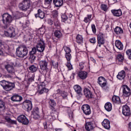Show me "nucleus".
<instances>
[{
	"instance_id": "nucleus-1",
	"label": "nucleus",
	"mask_w": 131,
	"mask_h": 131,
	"mask_svg": "<svg viewBox=\"0 0 131 131\" xmlns=\"http://www.w3.org/2000/svg\"><path fill=\"white\" fill-rule=\"evenodd\" d=\"M13 21V17L9 13H4L2 14V21L4 24V28L8 29L5 31V34L7 37H15L16 34L15 33V29L10 26L11 23Z\"/></svg>"
},
{
	"instance_id": "nucleus-2",
	"label": "nucleus",
	"mask_w": 131,
	"mask_h": 131,
	"mask_svg": "<svg viewBox=\"0 0 131 131\" xmlns=\"http://www.w3.org/2000/svg\"><path fill=\"white\" fill-rule=\"evenodd\" d=\"M27 54H28V49L26 46H20L17 49V57L24 58V57L27 56Z\"/></svg>"
},
{
	"instance_id": "nucleus-3",
	"label": "nucleus",
	"mask_w": 131,
	"mask_h": 131,
	"mask_svg": "<svg viewBox=\"0 0 131 131\" xmlns=\"http://www.w3.org/2000/svg\"><path fill=\"white\" fill-rule=\"evenodd\" d=\"M18 8L21 11H27L30 8V1L29 0H24L19 3Z\"/></svg>"
},
{
	"instance_id": "nucleus-4",
	"label": "nucleus",
	"mask_w": 131,
	"mask_h": 131,
	"mask_svg": "<svg viewBox=\"0 0 131 131\" xmlns=\"http://www.w3.org/2000/svg\"><path fill=\"white\" fill-rule=\"evenodd\" d=\"M40 70L41 72H48L49 69L48 68V61L46 60L39 61Z\"/></svg>"
},
{
	"instance_id": "nucleus-5",
	"label": "nucleus",
	"mask_w": 131,
	"mask_h": 131,
	"mask_svg": "<svg viewBox=\"0 0 131 131\" xmlns=\"http://www.w3.org/2000/svg\"><path fill=\"white\" fill-rule=\"evenodd\" d=\"M104 43H105V38H104V35L102 33H99L97 35V45L96 48H101Z\"/></svg>"
},
{
	"instance_id": "nucleus-6",
	"label": "nucleus",
	"mask_w": 131,
	"mask_h": 131,
	"mask_svg": "<svg viewBox=\"0 0 131 131\" xmlns=\"http://www.w3.org/2000/svg\"><path fill=\"white\" fill-rule=\"evenodd\" d=\"M23 108L27 111H31L32 109V102L29 100H25L23 103Z\"/></svg>"
},
{
	"instance_id": "nucleus-7",
	"label": "nucleus",
	"mask_w": 131,
	"mask_h": 131,
	"mask_svg": "<svg viewBox=\"0 0 131 131\" xmlns=\"http://www.w3.org/2000/svg\"><path fill=\"white\" fill-rule=\"evenodd\" d=\"M36 49L38 52L42 53L45 51V41L42 39H40L37 43Z\"/></svg>"
},
{
	"instance_id": "nucleus-8",
	"label": "nucleus",
	"mask_w": 131,
	"mask_h": 131,
	"mask_svg": "<svg viewBox=\"0 0 131 131\" xmlns=\"http://www.w3.org/2000/svg\"><path fill=\"white\" fill-rule=\"evenodd\" d=\"M17 121L24 125H27L29 123V120L24 115H20L17 117Z\"/></svg>"
},
{
	"instance_id": "nucleus-9",
	"label": "nucleus",
	"mask_w": 131,
	"mask_h": 131,
	"mask_svg": "<svg viewBox=\"0 0 131 131\" xmlns=\"http://www.w3.org/2000/svg\"><path fill=\"white\" fill-rule=\"evenodd\" d=\"M122 114L124 116H130L131 115L130 108L126 104L122 106Z\"/></svg>"
},
{
	"instance_id": "nucleus-10",
	"label": "nucleus",
	"mask_w": 131,
	"mask_h": 131,
	"mask_svg": "<svg viewBox=\"0 0 131 131\" xmlns=\"http://www.w3.org/2000/svg\"><path fill=\"white\" fill-rule=\"evenodd\" d=\"M123 88V96L125 97H129L131 95L130 89L127 85H124Z\"/></svg>"
},
{
	"instance_id": "nucleus-11",
	"label": "nucleus",
	"mask_w": 131,
	"mask_h": 131,
	"mask_svg": "<svg viewBox=\"0 0 131 131\" xmlns=\"http://www.w3.org/2000/svg\"><path fill=\"white\" fill-rule=\"evenodd\" d=\"M31 116L34 119H38L40 118V116L39 115V108H38V107H35L33 108L32 111Z\"/></svg>"
},
{
	"instance_id": "nucleus-12",
	"label": "nucleus",
	"mask_w": 131,
	"mask_h": 131,
	"mask_svg": "<svg viewBox=\"0 0 131 131\" xmlns=\"http://www.w3.org/2000/svg\"><path fill=\"white\" fill-rule=\"evenodd\" d=\"M81 109L85 115H90L92 113L91 106L89 104H84L82 106Z\"/></svg>"
},
{
	"instance_id": "nucleus-13",
	"label": "nucleus",
	"mask_w": 131,
	"mask_h": 131,
	"mask_svg": "<svg viewBox=\"0 0 131 131\" xmlns=\"http://www.w3.org/2000/svg\"><path fill=\"white\" fill-rule=\"evenodd\" d=\"M98 83L101 88H105L107 85V80L103 76H100L98 78Z\"/></svg>"
},
{
	"instance_id": "nucleus-14",
	"label": "nucleus",
	"mask_w": 131,
	"mask_h": 131,
	"mask_svg": "<svg viewBox=\"0 0 131 131\" xmlns=\"http://www.w3.org/2000/svg\"><path fill=\"white\" fill-rule=\"evenodd\" d=\"M83 93L85 97L86 98H88V99H92L94 98V96L93 95V93H92V91L90 90V89L88 88H85L83 90Z\"/></svg>"
},
{
	"instance_id": "nucleus-15",
	"label": "nucleus",
	"mask_w": 131,
	"mask_h": 131,
	"mask_svg": "<svg viewBox=\"0 0 131 131\" xmlns=\"http://www.w3.org/2000/svg\"><path fill=\"white\" fill-rule=\"evenodd\" d=\"M64 51L66 52L65 57L68 62H69L71 60V58H72L71 54H70V53H71V50H70L69 47H66Z\"/></svg>"
},
{
	"instance_id": "nucleus-16",
	"label": "nucleus",
	"mask_w": 131,
	"mask_h": 131,
	"mask_svg": "<svg viewBox=\"0 0 131 131\" xmlns=\"http://www.w3.org/2000/svg\"><path fill=\"white\" fill-rule=\"evenodd\" d=\"M73 88L75 92H76L78 96H82V89L79 85H75Z\"/></svg>"
},
{
	"instance_id": "nucleus-17",
	"label": "nucleus",
	"mask_w": 131,
	"mask_h": 131,
	"mask_svg": "<svg viewBox=\"0 0 131 131\" xmlns=\"http://www.w3.org/2000/svg\"><path fill=\"white\" fill-rule=\"evenodd\" d=\"M49 107L53 112H56V101L54 99H49Z\"/></svg>"
},
{
	"instance_id": "nucleus-18",
	"label": "nucleus",
	"mask_w": 131,
	"mask_h": 131,
	"mask_svg": "<svg viewBox=\"0 0 131 131\" xmlns=\"http://www.w3.org/2000/svg\"><path fill=\"white\" fill-rule=\"evenodd\" d=\"M35 18H40V19H43L45 18V12L39 9L37 10V13L35 14Z\"/></svg>"
},
{
	"instance_id": "nucleus-19",
	"label": "nucleus",
	"mask_w": 131,
	"mask_h": 131,
	"mask_svg": "<svg viewBox=\"0 0 131 131\" xmlns=\"http://www.w3.org/2000/svg\"><path fill=\"white\" fill-rule=\"evenodd\" d=\"M38 89L39 95H42L43 93H48L49 92V89L43 87L42 85H38Z\"/></svg>"
},
{
	"instance_id": "nucleus-20",
	"label": "nucleus",
	"mask_w": 131,
	"mask_h": 131,
	"mask_svg": "<svg viewBox=\"0 0 131 131\" xmlns=\"http://www.w3.org/2000/svg\"><path fill=\"white\" fill-rule=\"evenodd\" d=\"M15 88V84L12 82H7L5 86L4 87V90L5 91H11V90H13Z\"/></svg>"
},
{
	"instance_id": "nucleus-21",
	"label": "nucleus",
	"mask_w": 131,
	"mask_h": 131,
	"mask_svg": "<svg viewBox=\"0 0 131 131\" xmlns=\"http://www.w3.org/2000/svg\"><path fill=\"white\" fill-rule=\"evenodd\" d=\"M5 69L8 71V73H11V74H15V69L13 66L7 64L5 66Z\"/></svg>"
},
{
	"instance_id": "nucleus-22",
	"label": "nucleus",
	"mask_w": 131,
	"mask_h": 131,
	"mask_svg": "<svg viewBox=\"0 0 131 131\" xmlns=\"http://www.w3.org/2000/svg\"><path fill=\"white\" fill-rule=\"evenodd\" d=\"M85 128L86 130H93V129H94V124L92 122H86L85 123Z\"/></svg>"
},
{
	"instance_id": "nucleus-23",
	"label": "nucleus",
	"mask_w": 131,
	"mask_h": 131,
	"mask_svg": "<svg viewBox=\"0 0 131 131\" xmlns=\"http://www.w3.org/2000/svg\"><path fill=\"white\" fill-rule=\"evenodd\" d=\"M102 125L106 129L110 128V121L107 119H105L102 122Z\"/></svg>"
},
{
	"instance_id": "nucleus-24",
	"label": "nucleus",
	"mask_w": 131,
	"mask_h": 131,
	"mask_svg": "<svg viewBox=\"0 0 131 131\" xmlns=\"http://www.w3.org/2000/svg\"><path fill=\"white\" fill-rule=\"evenodd\" d=\"M78 76L80 79H85V78L88 77V72L85 71L79 72L78 74Z\"/></svg>"
},
{
	"instance_id": "nucleus-25",
	"label": "nucleus",
	"mask_w": 131,
	"mask_h": 131,
	"mask_svg": "<svg viewBox=\"0 0 131 131\" xmlns=\"http://www.w3.org/2000/svg\"><path fill=\"white\" fill-rule=\"evenodd\" d=\"M111 12L112 14L114 15V16H115L116 17H120V16L122 15V12L120 9L112 10Z\"/></svg>"
},
{
	"instance_id": "nucleus-26",
	"label": "nucleus",
	"mask_w": 131,
	"mask_h": 131,
	"mask_svg": "<svg viewBox=\"0 0 131 131\" xmlns=\"http://www.w3.org/2000/svg\"><path fill=\"white\" fill-rule=\"evenodd\" d=\"M114 31L116 34L119 35L123 33V30L120 27L117 26L114 30Z\"/></svg>"
},
{
	"instance_id": "nucleus-27",
	"label": "nucleus",
	"mask_w": 131,
	"mask_h": 131,
	"mask_svg": "<svg viewBox=\"0 0 131 131\" xmlns=\"http://www.w3.org/2000/svg\"><path fill=\"white\" fill-rule=\"evenodd\" d=\"M63 0H53V4L56 8H59L63 5Z\"/></svg>"
},
{
	"instance_id": "nucleus-28",
	"label": "nucleus",
	"mask_w": 131,
	"mask_h": 131,
	"mask_svg": "<svg viewBox=\"0 0 131 131\" xmlns=\"http://www.w3.org/2000/svg\"><path fill=\"white\" fill-rule=\"evenodd\" d=\"M117 77L120 80H122V79H124L125 77V72H124V71H121V72H119Z\"/></svg>"
},
{
	"instance_id": "nucleus-29",
	"label": "nucleus",
	"mask_w": 131,
	"mask_h": 131,
	"mask_svg": "<svg viewBox=\"0 0 131 131\" xmlns=\"http://www.w3.org/2000/svg\"><path fill=\"white\" fill-rule=\"evenodd\" d=\"M115 46L118 50H120L121 51H122L123 50V45H122V43L120 40H116L115 42Z\"/></svg>"
},
{
	"instance_id": "nucleus-30",
	"label": "nucleus",
	"mask_w": 131,
	"mask_h": 131,
	"mask_svg": "<svg viewBox=\"0 0 131 131\" xmlns=\"http://www.w3.org/2000/svg\"><path fill=\"white\" fill-rule=\"evenodd\" d=\"M104 108L106 111L110 112L112 110V104L110 102H106L104 105Z\"/></svg>"
},
{
	"instance_id": "nucleus-31",
	"label": "nucleus",
	"mask_w": 131,
	"mask_h": 131,
	"mask_svg": "<svg viewBox=\"0 0 131 131\" xmlns=\"http://www.w3.org/2000/svg\"><path fill=\"white\" fill-rule=\"evenodd\" d=\"M36 60V56L35 55H31L30 54V56L29 57V61L31 63V64H33L35 62Z\"/></svg>"
},
{
	"instance_id": "nucleus-32",
	"label": "nucleus",
	"mask_w": 131,
	"mask_h": 131,
	"mask_svg": "<svg viewBox=\"0 0 131 131\" xmlns=\"http://www.w3.org/2000/svg\"><path fill=\"white\" fill-rule=\"evenodd\" d=\"M112 101L113 103L119 104L120 103V98L117 96H113L112 98Z\"/></svg>"
},
{
	"instance_id": "nucleus-33",
	"label": "nucleus",
	"mask_w": 131,
	"mask_h": 131,
	"mask_svg": "<svg viewBox=\"0 0 131 131\" xmlns=\"http://www.w3.org/2000/svg\"><path fill=\"white\" fill-rule=\"evenodd\" d=\"M76 42L79 45H80L83 42V38H82V36L80 35H77L76 37Z\"/></svg>"
},
{
	"instance_id": "nucleus-34",
	"label": "nucleus",
	"mask_w": 131,
	"mask_h": 131,
	"mask_svg": "<svg viewBox=\"0 0 131 131\" xmlns=\"http://www.w3.org/2000/svg\"><path fill=\"white\" fill-rule=\"evenodd\" d=\"M29 69L31 72L33 73L34 72H36V71L38 69V67L34 65H32L29 67Z\"/></svg>"
},
{
	"instance_id": "nucleus-35",
	"label": "nucleus",
	"mask_w": 131,
	"mask_h": 131,
	"mask_svg": "<svg viewBox=\"0 0 131 131\" xmlns=\"http://www.w3.org/2000/svg\"><path fill=\"white\" fill-rule=\"evenodd\" d=\"M92 21V14L87 15V17H85L84 19V22L85 23H89Z\"/></svg>"
},
{
	"instance_id": "nucleus-36",
	"label": "nucleus",
	"mask_w": 131,
	"mask_h": 131,
	"mask_svg": "<svg viewBox=\"0 0 131 131\" xmlns=\"http://www.w3.org/2000/svg\"><path fill=\"white\" fill-rule=\"evenodd\" d=\"M54 35L56 36V37H57V38H60L62 36V33L60 31H56L54 33Z\"/></svg>"
},
{
	"instance_id": "nucleus-37",
	"label": "nucleus",
	"mask_w": 131,
	"mask_h": 131,
	"mask_svg": "<svg viewBox=\"0 0 131 131\" xmlns=\"http://www.w3.org/2000/svg\"><path fill=\"white\" fill-rule=\"evenodd\" d=\"M117 61L118 62H123V56L121 54H119L117 57Z\"/></svg>"
},
{
	"instance_id": "nucleus-38",
	"label": "nucleus",
	"mask_w": 131,
	"mask_h": 131,
	"mask_svg": "<svg viewBox=\"0 0 131 131\" xmlns=\"http://www.w3.org/2000/svg\"><path fill=\"white\" fill-rule=\"evenodd\" d=\"M100 7L101 10L104 12H106L108 10V6L106 4H101Z\"/></svg>"
},
{
	"instance_id": "nucleus-39",
	"label": "nucleus",
	"mask_w": 131,
	"mask_h": 131,
	"mask_svg": "<svg viewBox=\"0 0 131 131\" xmlns=\"http://www.w3.org/2000/svg\"><path fill=\"white\" fill-rule=\"evenodd\" d=\"M5 108H6L5 102L0 99V109H5Z\"/></svg>"
},
{
	"instance_id": "nucleus-40",
	"label": "nucleus",
	"mask_w": 131,
	"mask_h": 131,
	"mask_svg": "<svg viewBox=\"0 0 131 131\" xmlns=\"http://www.w3.org/2000/svg\"><path fill=\"white\" fill-rule=\"evenodd\" d=\"M126 54L129 60H131V49H128L126 51Z\"/></svg>"
},
{
	"instance_id": "nucleus-41",
	"label": "nucleus",
	"mask_w": 131,
	"mask_h": 131,
	"mask_svg": "<svg viewBox=\"0 0 131 131\" xmlns=\"http://www.w3.org/2000/svg\"><path fill=\"white\" fill-rule=\"evenodd\" d=\"M61 19L62 22H65V21H67V19H68V16H67L66 14H63L61 15Z\"/></svg>"
},
{
	"instance_id": "nucleus-42",
	"label": "nucleus",
	"mask_w": 131,
	"mask_h": 131,
	"mask_svg": "<svg viewBox=\"0 0 131 131\" xmlns=\"http://www.w3.org/2000/svg\"><path fill=\"white\" fill-rule=\"evenodd\" d=\"M52 14L54 18H57L59 15V12H58V10H55L53 11Z\"/></svg>"
},
{
	"instance_id": "nucleus-43",
	"label": "nucleus",
	"mask_w": 131,
	"mask_h": 131,
	"mask_svg": "<svg viewBox=\"0 0 131 131\" xmlns=\"http://www.w3.org/2000/svg\"><path fill=\"white\" fill-rule=\"evenodd\" d=\"M8 82L6 81L5 80H2L0 81V84L3 86V89L6 86L7 84L8 83Z\"/></svg>"
},
{
	"instance_id": "nucleus-44",
	"label": "nucleus",
	"mask_w": 131,
	"mask_h": 131,
	"mask_svg": "<svg viewBox=\"0 0 131 131\" xmlns=\"http://www.w3.org/2000/svg\"><path fill=\"white\" fill-rule=\"evenodd\" d=\"M5 119L7 121V122H8L9 123H16L15 121L12 120L11 118L9 117H6Z\"/></svg>"
},
{
	"instance_id": "nucleus-45",
	"label": "nucleus",
	"mask_w": 131,
	"mask_h": 131,
	"mask_svg": "<svg viewBox=\"0 0 131 131\" xmlns=\"http://www.w3.org/2000/svg\"><path fill=\"white\" fill-rule=\"evenodd\" d=\"M36 53V48L34 47L32 49L31 51L30 52V55H35Z\"/></svg>"
},
{
	"instance_id": "nucleus-46",
	"label": "nucleus",
	"mask_w": 131,
	"mask_h": 131,
	"mask_svg": "<svg viewBox=\"0 0 131 131\" xmlns=\"http://www.w3.org/2000/svg\"><path fill=\"white\" fill-rule=\"evenodd\" d=\"M67 67L68 68L69 70H72V69H73V68L72 67V65L70 63V61H68V63L67 64Z\"/></svg>"
},
{
	"instance_id": "nucleus-47",
	"label": "nucleus",
	"mask_w": 131,
	"mask_h": 131,
	"mask_svg": "<svg viewBox=\"0 0 131 131\" xmlns=\"http://www.w3.org/2000/svg\"><path fill=\"white\" fill-rule=\"evenodd\" d=\"M60 95L62 97L63 99H65L67 97V93L64 91H62Z\"/></svg>"
},
{
	"instance_id": "nucleus-48",
	"label": "nucleus",
	"mask_w": 131,
	"mask_h": 131,
	"mask_svg": "<svg viewBox=\"0 0 131 131\" xmlns=\"http://www.w3.org/2000/svg\"><path fill=\"white\" fill-rule=\"evenodd\" d=\"M90 41L91 43H96L97 40H96V37L91 38L90 39Z\"/></svg>"
},
{
	"instance_id": "nucleus-49",
	"label": "nucleus",
	"mask_w": 131,
	"mask_h": 131,
	"mask_svg": "<svg viewBox=\"0 0 131 131\" xmlns=\"http://www.w3.org/2000/svg\"><path fill=\"white\" fill-rule=\"evenodd\" d=\"M28 81L29 82H32V81H34V74L32 75V76L28 79Z\"/></svg>"
},
{
	"instance_id": "nucleus-50",
	"label": "nucleus",
	"mask_w": 131,
	"mask_h": 131,
	"mask_svg": "<svg viewBox=\"0 0 131 131\" xmlns=\"http://www.w3.org/2000/svg\"><path fill=\"white\" fill-rule=\"evenodd\" d=\"M92 31L94 33H96L97 29H96V26L95 25H92L91 26Z\"/></svg>"
},
{
	"instance_id": "nucleus-51",
	"label": "nucleus",
	"mask_w": 131,
	"mask_h": 131,
	"mask_svg": "<svg viewBox=\"0 0 131 131\" xmlns=\"http://www.w3.org/2000/svg\"><path fill=\"white\" fill-rule=\"evenodd\" d=\"M23 100V98L22 96H19V95H17V102H21Z\"/></svg>"
},
{
	"instance_id": "nucleus-52",
	"label": "nucleus",
	"mask_w": 131,
	"mask_h": 131,
	"mask_svg": "<svg viewBox=\"0 0 131 131\" xmlns=\"http://www.w3.org/2000/svg\"><path fill=\"white\" fill-rule=\"evenodd\" d=\"M11 100L13 101V102H16V101H17V95H13L12 97H11Z\"/></svg>"
},
{
	"instance_id": "nucleus-53",
	"label": "nucleus",
	"mask_w": 131,
	"mask_h": 131,
	"mask_svg": "<svg viewBox=\"0 0 131 131\" xmlns=\"http://www.w3.org/2000/svg\"><path fill=\"white\" fill-rule=\"evenodd\" d=\"M83 65H84V62H80L79 63V67H80V69L81 70H82L83 68H84V66Z\"/></svg>"
},
{
	"instance_id": "nucleus-54",
	"label": "nucleus",
	"mask_w": 131,
	"mask_h": 131,
	"mask_svg": "<svg viewBox=\"0 0 131 131\" xmlns=\"http://www.w3.org/2000/svg\"><path fill=\"white\" fill-rule=\"evenodd\" d=\"M43 125L44 126L45 129H48V123H47V122H45L43 123Z\"/></svg>"
},
{
	"instance_id": "nucleus-55",
	"label": "nucleus",
	"mask_w": 131,
	"mask_h": 131,
	"mask_svg": "<svg viewBox=\"0 0 131 131\" xmlns=\"http://www.w3.org/2000/svg\"><path fill=\"white\" fill-rule=\"evenodd\" d=\"M53 0H45V3L47 5H50Z\"/></svg>"
},
{
	"instance_id": "nucleus-56",
	"label": "nucleus",
	"mask_w": 131,
	"mask_h": 131,
	"mask_svg": "<svg viewBox=\"0 0 131 131\" xmlns=\"http://www.w3.org/2000/svg\"><path fill=\"white\" fill-rule=\"evenodd\" d=\"M62 91H61V90H60V89H58L56 90V94H59V95H61V93H62Z\"/></svg>"
},
{
	"instance_id": "nucleus-57",
	"label": "nucleus",
	"mask_w": 131,
	"mask_h": 131,
	"mask_svg": "<svg viewBox=\"0 0 131 131\" xmlns=\"http://www.w3.org/2000/svg\"><path fill=\"white\" fill-rule=\"evenodd\" d=\"M55 26L56 27H59V26H60V23H59V21H57L56 22H55L54 23Z\"/></svg>"
},
{
	"instance_id": "nucleus-58",
	"label": "nucleus",
	"mask_w": 131,
	"mask_h": 131,
	"mask_svg": "<svg viewBox=\"0 0 131 131\" xmlns=\"http://www.w3.org/2000/svg\"><path fill=\"white\" fill-rule=\"evenodd\" d=\"M48 24H49V25H53V24H54V21H53L52 19H49Z\"/></svg>"
},
{
	"instance_id": "nucleus-59",
	"label": "nucleus",
	"mask_w": 131,
	"mask_h": 131,
	"mask_svg": "<svg viewBox=\"0 0 131 131\" xmlns=\"http://www.w3.org/2000/svg\"><path fill=\"white\" fill-rule=\"evenodd\" d=\"M128 129L131 131V122L128 124Z\"/></svg>"
},
{
	"instance_id": "nucleus-60",
	"label": "nucleus",
	"mask_w": 131,
	"mask_h": 131,
	"mask_svg": "<svg viewBox=\"0 0 131 131\" xmlns=\"http://www.w3.org/2000/svg\"><path fill=\"white\" fill-rule=\"evenodd\" d=\"M90 60H91V61H93V62H94V63H95V62H96V60H95V59H94V58H93V57H90Z\"/></svg>"
},
{
	"instance_id": "nucleus-61",
	"label": "nucleus",
	"mask_w": 131,
	"mask_h": 131,
	"mask_svg": "<svg viewBox=\"0 0 131 131\" xmlns=\"http://www.w3.org/2000/svg\"><path fill=\"white\" fill-rule=\"evenodd\" d=\"M109 28H110L109 27V25H106V30H107V31H109Z\"/></svg>"
},
{
	"instance_id": "nucleus-62",
	"label": "nucleus",
	"mask_w": 131,
	"mask_h": 131,
	"mask_svg": "<svg viewBox=\"0 0 131 131\" xmlns=\"http://www.w3.org/2000/svg\"><path fill=\"white\" fill-rule=\"evenodd\" d=\"M73 16V15H72V14L70 13L69 17V18H72V17Z\"/></svg>"
},
{
	"instance_id": "nucleus-63",
	"label": "nucleus",
	"mask_w": 131,
	"mask_h": 131,
	"mask_svg": "<svg viewBox=\"0 0 131 131\" xmlns=\"http://www.w3.org/2000/svg\"><path fill=\"white\" fill-rule=\"evenodd\" d=\"M3 45V41H2V40L0 39V47H2Z\"/></svg>"
},
{
	"instance_id": "nucleus-64",
	"label": "nucleus",
	"mask_w": 131,
	"mask_h": 131,
	"mask_svg": "<svg viewBox=\"0 0 131 131\" xmlns=\"http://www.w3.org/2000/svg\"><path fill=\"white\" fill-rule=\"evenodd\" d=\"M1 55H3V51H2L1 50H0V56Z\"/></svg>"
}]
</instances>
